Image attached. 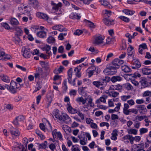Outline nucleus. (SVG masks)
<instances>
[{
    "label": "nucleus",
    "mask_w": 151,
    "mask_h": 151,
    "mask_svg": "<svg viewBox=\"0 0 151 151\" xmlns=\"http://www.w3.org/2000/svg\"><path fill=\"white\" fill-rule=\"evenodd\" d=\"M55 41L54 37L50 36L47 39V42L49 43H53Z\"/></svg>",
    "instance_id": "obj_44"
},
{
    "label": "nucleus",
    "mask_w": 151,
    "mask_h": 151,
    "mask_svg": "<svg viewBox=\"0 0 151 151\" xmlns=\"http://www.w3.org/2000/svg\"><path fill=\"white\" fill-rule=\"evenodd\" d=\"M86 88V87H80L78 89V91L80 94H84L85 93V89Z\"/></svg>",
    "instance_id": "obj_47"
},
{
    "label": "nucleus",
    "mask_w": 151,
    "mask_h": 151,
    "mask_svg": "<svg viewBox=\"0 0 151 151\" xmlns=\"http://www.w3.org/2000/svg\"><path fill=\"white\" fill-rule=\"evenodd\" d=\"M132 139L133 142H134V141H135L136 142H139L141 139V137L139 136H135L134 137L132 136Z\"/></svg>",
    "instance_id": "obj_51"
},
{
    "label": "nucleus",
    "mask_w": 151,
    "mask_h": 151,
    "mask_svg": "<svg viewBox=\"0 0 151 151\" xmlns=\"http://www.w3.org/2000/svg\"><path fill=\"white\" fill-rule=\"evenodd\" d=\"M81 16L80 15V14L76 13H72L69 15V17L72 19H80Z\"/></svg>",
    "instance_id": "obj_28"
},
{
    "label": "nucleus",
    "mask_w": 151,
    "mask_h": 151,
    "mask_svg": "<svg viewBox=\"0 0 151 151\" xmlns=\"http://www.w3.org/2000/svg\"><path fill=\"white\" fill-rule=\"evenodd\" d=\"M106 96H104L100 97L99 98L100 101L103 103H105L106 102V99L107 98Z\"/></svg>",
    "instance_id": "obj_61"
},
{
    "label": "nucleus",
    "mask_w": 151,
    "mask_h": 151,
    "mask_svg": "<svg viewBox=\"0 0 151 151\" xmlns=\"http://www.w3.org/2000/svg\"><path fill=\"white\" fill-rule=\"evenodd\" d=\"M141 84L142 85L141 88H144L149 86L151 85V82H148L145 78H143L140 81Z\"/></svg>",
    "instance_id": "obj_17"
},
{
    "label": "nucleus",
    "mask_w": 151,
    "mask_h": 151,
    "mask_svg": "<svg viewBox=\"0 0 151 151\" xmlns=\"http://www.w3.org/2000/svg\"><path fill=\"white\" fill-rule=\"evenodd\" d=\"M129 106L128 104L125 103L124 104V107L123 109L124 113L125 114L127 112L128 109L129 108Z\"/></svg>",
    "instance_id": "obj_45"
},
{
    "label": "nucleus",
    "mask_w": 151,
    "mask_h": 151,
    "mask_svg": "<svg viewBox=\"0 0 151 151\" xmlns=\"http://www.w3.org/2000/svg\"><path fill=\"white\" fill-rule=\"evenodd\" d=\"M119 18L125 22H129L130 21L129 18L124 16H121L119 17Z\"/></svg>",
    "instance_id": "obj_43"
},
{
    "label": "nucleus",
    "mask_w": 151,
    "mask_h": 151,
    "mask_svg": "<svg viewBox=\"0 0 151 151\" xmlns=\"http://www.w3.org/2000/svg\"><path fill=\"white\" fill-rule=\"evenodd\" d=\"M100 126L101 127L106 126L107 127H109V124L107 122H102L100 123Z\"/></svg>",
    "instance_id": "obj_62"
},
{
    "label": "nucleus",
    "mask_w": 151,
    "mask_h": 151,
    "mask_svg": "<svg viewBox=\"0 0 151 151\" xmlns=\"http://www.w3.org/2000/svg\"><path fill=\"white\" fill-rule=\"evenodd\" d=\"M67 107V109L69 113L71 114H75L77 113L78 111L77 109L73 108L70 104Z\"/></svg>",
    "instance_id": "obj_31"
},
{
    "label": "nucleus",
    "mask_w": 151,
    "mask_h": 151,
    "mask_svg": "<svg viewBox=\"0 0 151 151\" xmlns=\"http://www.w3.org/2000/svg\"><path fill=\"white\" fill-rule=\"evenodd\" d=\"M37 145L38 149L39 150L41 149H45L47 147V142L46 141H45L44 142L41 144L39 143H36Z\"/></svg>",
    "instance_id": "obj_24"
},
{
    "label": "nucleus",
    "mask_w": 151,
    "mask_h": 151,
    "mask_svg": "<svg viewBox=\"0 0 151 151\" xmlns=\"http://www.w3.org/2000/svg\"><path fill=\"white\" fill-rule=\"evenodd\" d=\"M124 88L127 90H130L132 88V85L129 83H127L124 85Z\"/></svg>",
    "instance_id": "obj_48"
},
{
    "label": "nucleus",
    "mask_w": 151,
    "mask_h": 151,
    "mask_svg": "<svg viewBox=\"0 0 151 151\" xmlns=\"http://www.w3.org/2000/svg\"><path fill=\"white\" fill-rule=\"evenodd\" d=\"M102 14L105 18L103 19V21L106 25L108 26L113 25L114 24V20L108 19L111 15L112 12L110 10L105 9L103 10Z\"/></svg>",
    "instance_id": "obj_1"
},
{
    "label": "nucleus",
    "mask_w": 151,
    "mask_h": 151,
    "mask_svg": "<svg viewBox=\"0 0 151 151\" xmlns=\"http://www.w3.org/2000/svg\"><path fill=\"white\" fill-rule=\"evenodd\" d=\"M49 147L51 150L55 149L56 146L54 144L52 143L49 145Z\"/></svg>",
    "instance_id": "obj_64"
},
{
    "label": "nucleus",
    "mask_w": 151,
    "mask_h": 151,
    "mask_svg": "<svg viewBox=\"0 0 151 151\" xmlns=\"http://www.w3.org/2000/svg\"><path fill=\"white\" fill-rule=\"evenodd\" d=\"M122 80V78L119 76H112L111 79V81L115 82L116 81H119Z\"/></svg>",
    "instance_id": "obj_36"
},
{
    "label": "nucleus",
    "mask_w": 151,
    "mask_h": 151,
    "mask_svg": "<svg viewBox=\"0 0 151 151\" xmlns=\"http://www.w3.org/2000/svg\"><path fill=\"white\" fill-rule=\"evenodd\" d=\"M43 70L41 68L38 69V71L36 70V72L34 73L35 77L36 79L38 78L40 79L41 78H42V75L43 74Z\"/></svg>",
    "instance_id": "obj_16"
},
{
    "label": "nucleus",
    "mask_w": 151,
    "mask_h": 151,
    "mask_svg": "<svg viewBox=\"0 0 151 151\" xmlns=\"http://www.w3.org/2000/svg\"><path fill=\"white\" fill-rule=\"evenodd\" d=\"M20 84L18 83L13 80H12L10 85H6L7 89L12 94L16 93L18 89L20 90Z\"/></svg>",
    "instance_id": "obj_2"
},
{
    "label": "nucleus",
    "mask_w": 151,
    "mask_h": 151,
    "mask_svg": "<svg viewBox=\"0 0 151 151\" xmlns=\"http://www.w3.org/2000/svg\"><path fill=\"white\" fill-rule=\"evenodd\" d=\"M36 16L38 18L42 19L45 21H47L49 19V16L46 14L40 12H37L36 14Z\"/></svg>",
    "instance_id": "obj_11"
},
{
    "label": "nucleus",
    "mask_w": 151,
    "mask_h": 151,
    "mask_svg": "<svg viewBox=\"0 0 151 151\" xmlns=\"http://www.w3.org/2000/svg\"><path fill=\"white\" fill-rule=\"evenodd\" d=\"M151 142L150 140L147 139V141L143 143L138 144L137 145H136L138 151H145L144 150V148H147L149 146V145Z\"/></svg>",
    "instance_id": "obj_5"
},
{
    "label": "nucleus",
    "mask_w": 151,
    "mask_h": 151,
    "mask_svg": "<svg viewBox=\"0 0 151 151\" xmlns=\"http://www.w3.org/2000/svg\"><path fill=\"white\" fill-rule=\"evenodd\" d=\"M15 144L18 145L17 146L13 147L12 151H26L27 147L20 145L19 143H15Z\"/></svg>",
    "instance_id": "obj_8"
},
{
    "label": "nucleus",
    "mask_w": 151,
    "mask_h": 151,
    "mask_svg": "<svg viewBox=\"0 0 151 151\" xmlns=\"http://www.w3.org/2000/svg\"><path fill=\"white\" fill-rule=\"evenodd\" d=\"M107 94L110 96L115 98L119 95V93L118 92L112 90V91H108L107 93Z\"/></svg>",
    "instance_id": "obj_32"
},
{
    "label": "nucleus",
    "mask_w": 151,
    "mask_h": 151,
    "mask_svg": "<svg viewBox=\"0 0 151 151\" xmlns=\"http://www.w3.org/2000/svg\"><path fill=\"white\" fill-rule=\"evenodd\" d=\"M2 26L4 27V28L6 29H9L10 27L9 26V24L6 23H2Z\"/></svg>",
    "instance_id": "obj_63"
},
{
    "label": "nucleus",
    "mask_w": 151,
    "mask_h": 151,
    "mask_svg": "<svg viewBox=\"0 0 151 151\" xmlns=\"http://www.w3.org/2000/svg\"><path fill=\"white\" fill-rule=\"evenodd\" d=\"M127 54L128 57H133L134 56V47L131 45H129L127 49Z\"/></svg>",
    "instance_id": "obj_15"
},
{
    "label": "nucleus",
    "mask_w": 151,
    "mask_h": 151,
    "mask_svg": "<svg viewBox=\"0 0 151 151\" xmlns=\"http://www.w3.org/2000/svg\"><path fill=\"white\" fill-rule=\"evenodd\" d=\"M131 97V96L130 95H124L121 96V99L123 101H125L127 100L130 98Z\"/></svg>",
    "instance_id": "obj_49"
},
{
    "label": "nucleus",
    "mask_w": 151,
    "mask_h": 151,
    "mask_svg": "<svg viewBox=\"0 0 151 151\" xmlns=\"http://www.w3.org/2000/svg\"><path fill=\"white\" fill-rule=\"evenodd\" d=\"M52 116H54L57 119L59 120L60 119L61 115L59 112V111L58 109H54L52 112Z\"/></svg>",
    "instance_id": "obj_20"
},
{
    "label": "nucleus",
    "mask_w": 151,
    "mask_h": 151,
    "mask_svg": "<svg viewBox=\"0 0 151 151\" xmlns=\"http://www.w3.org/2000/svg\"><path fill=\"white\" fill-rule=\"evenodd\" d=\"M31 54L29 49L25 48L24 50L23 55L24 58H30Z\"/></svg>",
    "instance_id": "obj_21"
},
{
    "label": "nucleus",
    "mask_w": 151,
    "mask_h": 151,
    "mask_svg": "<svg viewBox=\"0 0 151 151\" xmlns=\"http://www.w3.org/2000/svg\"><path fill=\"white\" fill-rule=\"evenodd\" d=\"M36 35L38 37L43 38L46 37L47 32L45 31H39L37 33Z\"/></svg>",
    "instance_id": "obj_23"
},
{
    "label": "nucleus",
    "mask_w": 151,
    "mask_h": 151,
    "mask_svg": "<svg viewBox=\"0 0 151 151\" xmlns=\"http://www.w3.org/2000/svg\"><path fill=\"white\" fill-rule=\"evenodd\" d=\"M148 131V129L147 128H141L139 130L140 134H142L146 133Z\"/></svg>",
    "instance_id": "obj_57"
},
{
    "label": "nucleus",
    "mask_w": 151,
    "mask_h": 151,
    "mask_svg": "<svg viewBox=\"0 0 151 151\" xmlns=\"http://www.w3.org/2000/svg\"><path fill=\"white\" fill-rule=\"evenodd\" d=\"M11 24L12 25H17L19 24L18 20L15 18L11 17L10 19Z\"/></svg>",
    "instance_id": "obj_35"
},
{
    "label": "nucleus",
    "mask_w": 151,
    "mask_h": 151,
    "mask_svg": "<svg viewBox=\"0 0 151 151\" xmlns=\"http://www.w3.org/2000/svg\"><path fill=\"white\" fill-rule=\"evenodd\" d=\"M81 135L78 136V137L80 139V144L82 145H86V142L85 140L84 139H81Z\"/></svg>",
    "instance_id": "obj_54"
},
{
    "label": "nucleus",
    "mask_w": 151,
    "mask_h": 151,
    "mask_svg": "<svg viewBox=\"0 0 151 151\" xmlns=\"http://www.w3.org/2000/svg\"><path fill=\"white\" fill-rule=\"evenodd\" d=\"M132 136L129 134L127 135L122 138V139H123V141H124L125 142H129L128 140H129L130 141V143L131 144H133L134 142H132Z\"/></svg>",
    "instance_id": "obj_19"
},
{
    "label": "nucleus",
    "mask_w": 151,
    "mask_h": 151,
    "mask_svg": "<svg viewBox=\"0 0 151 151\" xmlns=\"http://www.w3.org/2000/svg\"><path fill=\"white\" fill-rule=\"evenodd\" d=\"M51 4L52 6V9L55 10V13L59 15L62 13L63 10L61 8L62 6L61 3L59 2L56 4L53 1H51Z\"/></svg>",
    "instance_id": "obj_4"
},
{
    "label": "nucleus",
    "mask_w": 151,
    "mask_h": 151,
    "mask_svg": "<svg viewBox=\"0 0 151 151\" xmlns=\"http://www.w3.org/2000/svg\"><path fill=\"white\" fill-rule=\"evenodd\" d=\"M111 71L107 66L106 68L104 70L103 72L106 75H114V74L113 72Z\"/></svg>",
    "instance_id": "obj_39"
},
{
    "label": "nucleus",
    "mask_w": 151,
    "mask_h": 151,
    "mask_svg": "<svg viewBox=\"0 0 151 151\" xmlns=\"http://www.w3.org/2000/svg\"><path fill=\"white\" fill-rule=\"evenodd\" d=\"M111 63L118 69L120 66L124 63V60L116 58L114 59Z\"/></svg>",
    "instance_id": "obj_13"
},
{
    "label": "nucleus",
    "mask_w": 151,
    "mask_h": 151,
    "mask_svg": "<svg viewBox=\"0 0 151 151\" xmlns=\"http://www.w3.org/2000/svg\"><path fill=\"white\" fill-rule=\"evenodd\" d=\"M86 99H88L87 104L89 105L91 107H93L94 105V104L92 103V98L91 97L88 96Z\"/></svg>",
    "instance_id": "obj_42"
},
{
    "label": "nucleus",
    "mask_w": 151,
    "mask_h": 151,
    "mask_svg": "<svg viewBox=\"0 0 151 151\" xmlns=\"http://www.w3.org/2000/svg\"><path fill=\"white\" fill-rule=\"evenodd\" d=\"M142 73L145 75H149L151 73V70L148 68H145L142 69Z\"/></svg>",
    "instance_id": "obj_40"
},
{
    "label": "nucleus",
    "mask_w": 151,
    "mask_h": 151,
    "mask_svg": "<svg viewBox=\"0 0 151 151\" xmlns=\"http://www.w3.org/2000/svg\"><path fill=\"white\" fill-rule=\"evenodd\" d=\"M87 99H84L83 97H78L76 99V101L78 103L80 104L81 103H82L83 105H84L86 102Z\"/></svg>",
    "instance_id": "obj_30"
},
{
    "label": "nucleus",
    "mask_w": 151,
    "mask_h": 151,
    "mask_svg": "<svg viewBox=\"0 0 151 151\" xmlns=\"http://www.w3.org/2000/svg\"><path fill=\"white\" fill-rule=\"evenodd\" d=\"M122 70L125 73H128L131 72V69L128 66L124 65L121 67Z\"/></svg>",
    "instance_id": "obj_37"
},
{
    "label": "nucleus",
    "mask_w": 151,
    "mask_h": 151,
    "mask_svg": "<svg viewBox=\"0 0 151 151\" xmlns=\"http://www.w3.org/2000/svg\"><path fill=\"white\" fill-rule=\"evenodd\" d=\"M107 67L112 71V72H113V74H115L117 72L116 70L118 69L117 67H116V66L114 65L112 63H110L108 65H107Z\"/></svg>",
    "instance_id": "obj_27"
},
{
    "label": "nucleus",
    "mask_w": 151,
    "mask_h": 151,
    "mask_svg": "<svg viewBox=\"0 0 151 151\" xmlns=\"http://www.w3.org/2000/svg\"><path fill=\"white\" fill-rule=\"evenodd\" d=\"M137 131L135 129H130L128 131V133L129 134H132L136 135L137 134Z\"/></svg>",
    "instance_id": "obj_50"
},
{
    "label": "nucleus",
    "mask_w": 151,
    "mask_h": 151,
    "mask_svg": "<svg viewBox=\"0 0 151 151\" xmlns=\"http://www.w3.org/2000/svg\"><path fill=\"white\" fill-rule=\"evenodd\" d=\"M77 94V91L75 90L72 89L70 91L69 94L70 96H75Z\"/></svg>",
    "instance_id": "obj_52"
},
{
    "label": "nucleus",
    "mask_w": 151,
    "mask_h": 151,
    "mask_svg": "<svg viewBox=\"0 0 151 151\" xmlns=\"http://www.w3.org/2000/svg\"><path fill=\"white\" fill-rule=\"evenodd\" d=\"M108 78V77L105 76L104 78L101 79L99 81L93 82L92 83L96 87L103 89L106 85L107 82H108V81L106 80L107 78Z\"/></svg>",
    "instance_id": "obj_3"
},
{
    "label": "nucleus",
    "mask_w": 151,
    "mask_h": 151,
    "mask_svg": "<svg viewBox=\"0 0 151 151\" xmlns=\"http://www.w3.org/2000/svg\"><path fill=\"white\" fill-rule=\"evenodd\" d=\"M60 121H62L66 124H68L71 122V119L66 114L63 113L61 115Z\"/></svg>",
    "instance_id": "obj_7"
},
{
    "label": "nucleus",
    "mask_w": 151,
    "mask_h": 151,
    "mask_svg": "<svg viewBox=\"0 0 151 151\" xmlns=\"http://www.w3.org/2000/svg\"><path fill=\"white\" fill-rule=\"evenodd\" d=\"M37 87H35V89L33 92L34 93L36 92L37 91L40 89L42 88L40 83H37Z\"/></svg>",
    "instance_id": "obj_56"
},
{
    "label": "nucleus",
    "mask_w": 151,
    "mask_h": 151,
    "mask_svg": "<svg viewBox=\"0 0 151 151\" xmlns=\"http://www.w3.org/2000/svg\"><path fill=\"white\" fill-rule=\"evenodd\" d=\"M40 62L42 68H45L46 70L49 69V65L48 62L46 61H40Z\"/></svg>",
    "instance_id": "obj_29"
},
{
    "label": "nucleus",
    "mask_w": 151,
    "mask_h": 151,
    "mask_svg": "<svg viewBox=\"0 0 151 151\" xmlns=\"http://www.w3.org/2000/svg\"><path fill=\"white\" fill-rule=\"evenodd\" d=\"M14 29L16 31L15 33L16 36H21L23 32L20 27H16L14 28Z\"/></svg>",
    "instance_id": "obj_33"
},
{
    "label": "nucleus",
    "mask_w": 151,
    "mask_h": 151,
    "mask_svg": "<svg viewBox=\"0 0 151 151\" xmlns=\"http://www.w3.org/2000/svg\"><path fill=\"white\" fill-rule=\"evenodd\" d=\"M104 39V36L101 35H99L95 37L93 43L97 45L102 44L103 42Z\"/></svg>",
    "instance_id": "obj_9"
},
{
    "label": "nucleus",
    "mask_w": 151,
    "mask_h": 151,
    "mask_svg": "<svg viewBox=\"0 0 151 151\" xmlns=\"http://www.w3.org/2000/svg\"><path fill=\"white\" fill-rule=\"evenodd\" d=\"M10 132L13 137H18L20 135V132L19 130L14 128L13 127L10 128Z\"/></svg>",
    "instance_id": "obj_14"
},
{
    "label": "nucleus",
    "mask_w": 151,
    "mask_h": 151,
    "mask_svg": "<svg viewBox=\"0 0 151 151\" xmlns=\"http://www.w3.org/2000/svg\"><path fill=\"white\" fill-rule=\"evenodd\" d=\"M47 122L48 123V128H47L48 131V132H51L52 131V127L51 126V124L49 121L47 120Z\"/></svg>",
    "instance_id": "obj_60"
},
{
    "label": "nucleus",
    "mask_w": 151,
    "mask_h": 151,
    "mask_svg": "<svg viewBox=\"0 0 151 151\" xmlns=\"http://www.w3.org/2000/svg\"><path fill=\"white\" fill-rule=\"evenodd\" d=\"M81 69V66H78L75 68L74 69V71L76 73V77L80 78L81 76V73L80 71Z\"/></svg>",
    "instance_id": "obj_26"
},
{
    "label": "nucleus",
    "mask_w": 151,
    "mask_h": 151,
    "mask_svg": "<svg viewBox=\"0 0 151 151\" xmlns=\"http://www.w3.org/2000/svg\"><path fill=\"white\" fill-rule=\"evenodd\" d=\"M136 107L137 109V112L139 111L141 114H145L147 111V109L144 105H137Z\"/></svg>",
    "instance_id": "obj_10"
},
{
    "label": "nucleus",
    "mask_w": 151,
    "mask_h": 151,
    "mask_svg": "<svg viewBox=\"0 0 151 151\" xmlns=\"http://www.w3.org/2000/svg\"><path fill=\"white\" fill-rule=\"evenodd\" d=\"M130 113H132L135 114H137L138 113L137 111V109H128V110L127 112L126 113L125 115H128L130 114Z\"/></svg>",
    "instance_id": "obj_41"
},
{
    "label": "nucleus",
    "mask_w": 151,
    "mask_h": 151,
    "mask_svg": "<svg viewBox=\"0 0 151 151\" xmlns=\"http://www.w3.org/2000/svg\"><path fill=\"white\" fill-rule=\"evenodd\" d=\"M78 146L77 145H73L71 148L72 151H80Z\"/></svg>",
    "instance_id": "obj_46"
},
{
    "label": "nucleus",
    "mask_w": 151,
    "mask_h": 151,
    "mask_svg": "<svg viewBox=\"0 0 151 151\" xmlns=\"http://www.w3.org/2000/svg\"><path fill=\"white\" fill-rule=\"evenodd\" d=\"M86 22L90 27L93 28L95 27V25H94V23L90 21L86 20Z\"/></svg>",
    "instance_id": "obj_58"
},
{
    "label": "nucleus",
    "mask_w": 151,
    "mask_h": 151,
    "mask_svg": "<svg viewBox=\"0 0 151 151\" xmlns=\"http://www.w3.org/2000/svg\"><path fill=\"white\" fill-rule=\"evenodd\" d=\"M83 33V32L82 30L78 29L76 30L74 33V34L75 35L79 36L82 34Z\"/></svg>",
    "instance_id": "obj_55"
},
{
    "label": "nucleus",
    "mask_w": 151,
    "mask_h": 151,
    "mask_svg": "<svg viewBox=\"0 0 151 151\" xmlns=\"http://www.w3.org/2000/svg\"><path fill=\"white\" fill-rule=\"evenodd\" d=\"M116 105H117V106L115 107L114 109L115 111H118L120 109V106H121V103L119 102L116 104Z\"/></svg>",
    "instance_id": "obj_59"
},
{
    "label": "nucleus",
    "mask_w": 151,
    "mask_h": 151,
    "mask_svg": "<svg viewBox=\"0 0 151 151\" xmlns=\"http://www.w3.org/2000/svg\"><path fill=\"white\" fill-rule=\"evenodd\" d=\"M1 80L4 82L7 83H9L10 82V79L9 77L5 75H3L1 76Z\"/></svg>",
    "instance_id": "obj_38"
},
{
    "label": "nucleus",
    "mask_w": 151,
    "mask_h": 151,
    "mask_svg": "<svg viewBox=\"0 0 151 151\" xmlns=\"http://www.w3.org/2000/svg\"><path fill=\"white\" fill-rule=\"evenodd\" d=\"M68 82L70 83H72V74L73 73V70L72 68H70L68 71Z\"/></svg>",
    "instance_id": "obj_25"
},
{
    "label": "nucleus",
    "mask_w": 151,
    "mask_h": 151,
    "mask_svg": "<svg viewBox=\"0 0 151 151\" xmlns=\"http://www.w3.org/2000/svg\"><path fill=\"white\" fill-rule=\"evenodd\" d=\"M122 12L128 15H132L135 12L133 10H129L127 9H125L122 10Z\"/></svg>",
    "instance_id": "obj_34"
},
{
    "label": "nucleus",
    "mask_w": 151,
    "mask_h": 151,
    "mask_svg": "<svg viewBox=\"0 0 151 151\" xmlns=\"http://www.w3.org/2000/svg\"><path fill=\"white\" fill-rule=\"evenodd\" d=\"M141 66V63L138 60H134V61L132 63V68L136 69L139 68Z\"/></svg>",
    "instance_id": "obj_18"
},
{
    "label": "nucleus",
    "mask_w": 151,
    "mask_h": 151,
    "mask_svg": "<svg viewBox=\"0 0 151 151\" xmlns=\"http://www.w3.org/2000/svg\"><path fill=\"white\" fill-rule=\"evenodd\" d=\"M109 90L114 91L117 90L119 92H121L122 89V86L119 84L111 85L109 88Z\"/></svg>",
    "instance_id": "obj_12"
},
{
    "label": "nucleus",
    "mask_w": 151,
    "mask_h": 151,
    "mask_svg": "<svg viewBox=\"0 0 151 151\" xmlns=\"http://www.w3.org/2000/svg\"><path fill=\"white\" fill-rule=\"evenodd\" d=\"M99 1L102 5L104 6L107 8L111 9L112 8V6L106 0H100Z\"/></svg>",
    "instance_id": "obj_22"
},
{
    "label": "nucleus",
    "mask_w": 151,
    "mask_h": 151,
    "mask_svg": "<svg viewBox=\"0 0 151 151\" xmlns=\"http://www.w3.org/2000/svg\"><path fill=\"white\" fill-rule=\"evenodd\" d=\"M28 4L35 9H38L40 8V5L38 0H28Z\"/></svg>",
    "instance_id": "obj_6"
},
{
    "label": "nucleus",
    "mask_w": 151,
    "mask_h": 151,
    "mask_svg": "<svg viewBox=\"0 0 151 151\" xmlns=\"http://www.w3.org/2000/svg\"><path fill=\"white\" fill-rule=\"evenodd\" d=\"M58 27H59L58 30L60 31H66L67 30V29L62 25H59Z\"/></svg>",
    "instance_id": "obj_53"
}]
</instances>
